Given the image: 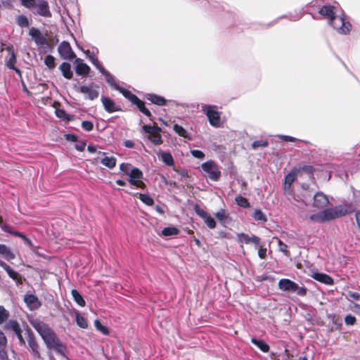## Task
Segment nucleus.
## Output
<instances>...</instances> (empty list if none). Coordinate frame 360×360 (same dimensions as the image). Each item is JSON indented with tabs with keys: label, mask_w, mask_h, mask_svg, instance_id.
I'll use <instances>...</instances> for the list:
<instances>
[{
	"label": "nucleus",
	"mask_w": 360,
	"mask_h": 360,
	"mask_svg": "<svg viewBox=\"0 0 360 360\" xmlns=\"http://www.w3.org/2000/svg\"><path fill=\"white\" fill-rule=\"evenodd\" d=\"M204 175L212 181H218L221 176V171L217 165L212 160L207 161L201 165Z\"/></svg>",
	"instance_id": "nucleus-5"
},
{
	"label": "nucleus",
	"mask_w": 360,
	"mask_h": 360,
	"mask_svg": "<svg viewBox=\"0 0 360 360\" xmlns=\"http://www.w3.org/2000/svg\"><path fill=\"white\" fill-rule=\"evenodd\" d=\"M101 162L105 167L112 169L116 165V158L112 156H104L101 158Z\"/></svg>",
	"instance_id": "nucleus-29"
},
{
	"label": "nucleus",
	"mask_w": 360,
	"mask_h": 360,
	"mask_svg": "<svg viewBox=\"0 0 360 360\" xmlns=\"http://www.w3.org/2000/svg\"><path fill=\"white\" fill-rule=\"evenodd\" d=\"M116 184L119 186H124L126 185V183L125 181H122V180H120V179H117L116 181Z\"/></svg>",
	"instance_id": "nucleus-64"
},
{
	"label": "nucleus",
	"mask_w": 360,
	"mask_h": 360,
	"mask_svg": "<svg viewBox=\"0 0 360 360\" xmlns=\"http://www.w3.org/2000/svg\"><path fill=\"white\" fill-rule=\"evenodd\" d=\"M59 69L61 71L63 75L64 76V77H65L66 79H71L73 76V72L71 70V66L69 63H63L60 67H59Z\"/></svg>",
	"instance_id": "nucleus-27"
},
{
	"label": "nucleus",
	"mask_w": 360,
	"mask_h": 360,
	"mask_svg": "<svg viewBox=\"0 0 360 360\" xmlns=\"http://www.w3.org/2000/svg\"><path fill=\"white\" fill-rule=\"evenodd\" d=\"M280 138L283 139L285 141H293L294 138L288 136H279Z\"/></svg>",
	"instance_id": "nucleus-60"
},
{
	"label": "nucleus",
	"mask_w": 360,
	"mask_h": 360,
	"mask_svg": "<svg viewBox=\"0 0 360 360\" xmlns=\"http://www.w3.org/2000/svg\"><path fill=\"white\" fill-rule=\"evenodd\" d=\"M179 230L175 227H167L162 229V235L164 236H172L177 235Z\"/></svg>",
	"instance_id": "nucleus-37"
},
{
	"label": "nucleus",
	"mask_w": 360,
	"mask_h": 360,
	"mask_svg": "<svg viewBox=\"0 0 360 360\" xmlns=\"http://www.w3.org/2000/svg\"><path fill=\"white\" fill-rule=\"evenodd\" d=\"M82 126L83 129L87 131H91L94 127L93 123L90 121H84L82 123Z\"/></svg>",
	"instance_id": "nucleus-51"
},
{
	"label": "nucleus",
	"mask_w": 360,
	"mask_h": 360,
	"mask_svg": "<svg viewBox=\"0 0 360 360\" xmlns=\"http://www.w3.org/2000/svg\"><path fill=\"white\" fill-rule=\"evenodd\" d=\"M295 292H297L298 295L303 296L306 294V289L304 288H300L297 285V289Z\"/></svg>",
	"instance_id": "nucleus-59"
},
{
	"label": "nucleus",
	"mask_w": 360,
	"mask_h": 360,
	"mask_svg": "<svg viewBox=\"0 0 360 360\" xmlns=\"http://www.w3.org/2000/svg\"><path fill=\"white\" fill-rule=\"evenodd\" d=\"M143 129L148 134V139L154 143L159 144L162 142L161 136L160 134V128L157 127H152L144 125Z\"/></svg>",
	"instance_id": "nucleus-10"
},
{
	"label": "nucleus",
	"mask_w": 360,
	"mask_h": 360,
	"mask_svg": "<svg viewBox=\"0 0 360 360\" xmlns=\"http://www.w3.org/2000/svg\"><path fill=\"white\" fill-rule=\"evenodd\" d=\"M116 89H117L122 94L128 98L130 101H131L133 103L136 104L139 109L146 116L150 117L151 115L150 111L145 108L143 102H142L140 99H139L135 95L131 94L129 91L126 90L121 87H116Z\"/></svg>",
	"instance_id": "nucleus-6"
},
{
	"label": "nucleus",
	"mask_w": 360,
	"mask_h": 360,
	"mask_svg": "<svg viewBox=\"0 0 360 360\" xmlns=\"http://www.w3.org/2000/svg\"><path fill=\"white\" fill-rule=\"evenodd\" d=\"M16 63V56L14 52H11L10 57L6 60V65L12 70H14L19 75L20 74V70L15 68V64Z\"/></svg>",
	"instance_id": "nucleus-31"
},
{
	"label": "nucleus",
	"mask_w": 360,
	"mask_h": 360,
	"mask_svg": "<svg viewBox=\"0 0 360 360\" xmlns=\"http://www.w3.org/2000/svg\"><path fill=\"white\" fill-rule=\"evenodd\" d=\"M101 101L105 110L108 112H113L119 110V108L116 106L114 101L108 97H101Z\"/></svg>",
	"instance_id": "nucleus-22"
},
{
	"label": "nucleus",
	"mask_w": 360,
	"mask_h": 360,
	"mask_svg": "<svg viewBox=\"0 0 360 360\" xmlns=\"http://www.w3.org/2000/svg\"><path fill=\"white\" fill-rule=\"evenodd\" d=\"M352 211L353 208L351 205H341L335 207L325 209L319 213L311 214L310 219L315 222L322 223L334 220Z\"/></svg>",
	"instance_id": "nucleus-2"
},
{
	"label": "nucleus",
	"mask_w": 360,
	"mask_h": 360,
	"mask_svg": "<svg viewBox=\"0 0 360 360\" xmlns=\"http://www.w3.org/2000/svg\"><path fill=\"white\" fill-rule=\"evenodd\" d=\"M146 98L148 101H151L153 103L158 105H164L166 103V100L160 96L155 94H148Z\"/></svg>",
	"instance_id": "nucleus-30"
},
{
	"label": "nucleus",
	"mask_w": 360,
	"mask_h": 360,
	"mask_svg": "<svg viewBox=\"0 0 360 360\" xmlns=\"http://www.w3.org/2000/svg\"><path fill=\"white\" fill-rule=\"evenodd\" d=\"M267 146H268V141H264V140L254 141L252 144V147L254 149H255L258 147H266Z\"/></svg>",
	"instance_id": "nucleus-48"
},
{
	"label": "nucleus",
	"mask_w": 360,
	"mask_h": 360,
	"mask_svg": "<svg viewBox=\"0 0 360 360\" xmlns=\"http://www.w3.org/2000/svg\"><path fill=\"white\" fill-rule=\"evenodd\" d=\"M236 202L238 206L242 207H248L250 206L248 200L242 196H237Z\"/></svg>",
	"instance_id": "nucleus-42"
},
{
	"label": "nucleus",
	"mask_w": 360,
	"mask_h": 360,
	"mask_svg": "<svg viewBox=\"0 0 360 360\" xmlns=\"http://www.w3.org/2000/svg\"><path fill=\"white\" fill-rule=\"evenodd\" d=\"M120 169L121 172H122L124 174L128 176L130 173V170L131 169H134V167L128 163H122L120 165Z\"/></svg>",
	"instance_id": "nucleus-46"
},
{
	"label": "nucleus",
	"mask_w": 360,
	"mask_h": 360,
	"mask_svg": "<svg viewBox=\"0 0 360 360\" xmlns=\"http://www.w3.org/2000/svg\"><path fill=\"white\" fill-rule=\"evenodd\" d=\"M349 309L358 315H360V305L355 303H350Z\"/></svg>",
	"instance_id": "nucleus-49"
},
{
	"label": "nucleus",
	"mask_w": 360,
	"mask_h": 360,
	"mask_svg": "<svg viewBox=\"0 0 360 360\" xmlns=\"http://www.w3.org/2000/svg\"><path fill=\"white\" fill-rule=\"evenodd\" d=\"M311 276L315 280L326 285H332L333 283V278L325 274L314 272Z\"/></svg>",
	"instance_id": "nucleus-23"
},
{
	"label": "nucleus",
	"mask_w": 360,
	"mask_h": 360,
	"mask_svg": "<svg viewBox=\"0 0 360 360\" xmlns=\"http://www.w3.org/2000/svg\"><path fill=\"white\" fill-rule=\"evenodd\" d=\"M0 266L2 267L8 274V276L13 279L14 281L20 283V276L18 272L13 270L8 265H7L4 262L0 261Z\"/></svg>",
	"instance_id": "nucleus-24"
},
{
	"label": "nucleus",
	"mask_w": 360,
	"mask_h": 360,
	"mask_svg": "<svg viewBox=\"0 0 360 360\" xmlns=\"http://www.w3.org/2000/svg\"><path fill=\"white\" fill-rule=\"evenodd\" d=\"M250 243H253L256 248L260 247V240L259 238L256 236H251V241Z\"/></svg>",
	"instance_id": "nucleus-55"
},
{
	"label": "nucleus",
	"mask_w": 360,
	"mask_h": 360,
	"mask_svg": "<svg viewBox=\"0 0 360 360\" xmlns=\"http://www.w3.org/2000/svg\"><path fill=\"white\" fill-rule=\"evenodd\" d=\"M36 0H21L22 4L28 8L34 7Z\"/></svg>",
	"instance_id": "nucleus-53"
},
{
	"label": "nucleus",
	"mask_w": 360,
	"mask_h": 360,
	"mask_svg": "<svg viewBox=\"0 0 360 360\" xmlns=\"http://www.w3.org/2000/svg\"><path fill=\"white\" fill-rule=\"evenodd\" d=\"M14 235L15 236H18L19 237H21L25 241V243L28 245H32V243L31 241L26 237L24 235H22L21 233H19V232H15L14 233Z\"/></svg>",
	"instance_id": "nucleus-57"
},
{
	"label": "nucleus",
	"mask_w": 360,
	"mask_h": 360,
	"mask_svg": "<svg viewBox=\"0 0 360 360\" xmlns=\"http://www.w3.org/2000/svg\"><path fill=\"white\" fill-rule=\"evenodd\" d=\"M79 91L85 95V98L90 100H94L98 96V91L93 84L81 86Z\"/></svg>",
	"instance_id": "nucleus-14"
},
{
	"label": "nucleus",
	"mask_w": 360,
	"mask_h": 360,
	"mask_svg": "<svg viewBox=\"0 0 360 360\" xmlns=\"http://www.w3.org/2000/svg\"><path fill=\"white\" fill-rule=\"evenodd\" d=\"M341 9L338 7L333 6H323L320 11L319 13L324 16L328 20V23L330 22L337 16L338 13L341 12Z\"/></svg>",
	"instance_id": "nucleus-9"
},
{
	"label": "nucleus",
	"mask_w": 360,
	"mask_h": 360,
	"mask_svg": "<svg viewBox=\"0 0 360 360\" xmlns=\"http://www.w3.org/2000/svg\"><path fill=\"white\" fill-rule=\"evenodd\" d=\"M201 110L207 115L210 125L214 127L221 126V112L216 105L202 104Z\"/></svg>",
	"instance_id": "nucleus-3"
},
{
	"label": "nucleus",
	"mask_w": 360,
	"mask_h": 360,
	"mask_svg": "<svg viewBox=\"0 0 360 360\" xmlns=\"http://www.w3.org/2000/svg\"><path fill=\"white\" fill-rule=\"evenodd\" d=\"M356 221L359 229H360V212L356 213Z\"/></svg>",
	"instance_id": "nucleus-63"
},
{
	"label": "nucleus",
	"mask_w": 360,
	"mask_h": 360,
	"mask_svg": "<svg viewBox=\"0 0 360 360\" xmlns=\"http://www.w3.org/2000/svg\"><path fill=\"white\" fill-rule=\"evenodd\" d=\"M5 328L8 330L13 331L17 335L18 339L19 340V342L21 345H25V341L22 335V330L21 329L20 324L16 321H9L6 323Z\"/></svg>",
	"instance_id": "nucleus-12"
},
{
	"label": "nucleus",
	"mask_w": 360,
	"mask_h": 360,
	"mask_svg": "<svg viewBox=\"0 0 360 360\" xmlns=\"http://www.w3.org/2000/svg\"><path fill=\"white\" fill-rule=\"evenodd\" d=\"M191 153L193 157L198 159H202L205 157V154L203 153V152L199 150H192L191 151Z\"/></svg>",
	"instance_id": "nucleus-52"
},
{
	"label": "nucleus",
	"mask_w": 360,
	"mask_h": 360,
	"mask_svg": "<svg viewBox=\"0 0 360 360\" xmlns=\"http://www.w3.org/2000/svg\"><path fill=\"white\" fill-rule=\"evenodd\" d=\"M44 63L50 70H53L56 67L55 58L51 55H48L44 58Z\"/></svg>",
	"instance_id": "nucleus-38"
},
{
	"label": "nucleus",
	"mask_w": 360,
	"mask_h": 360,
	"mask_svg": "<svg viewBox=\"0 0 360 360\" xmlns=\"http://www.w3.org/2000/svg\"><path fill=\"white\" fill-rule=\"evenodd\" d=\"M216 217L221 222H224L227 219V214L224 210H220L215 214Z\"/></svg>",
	"instance_id": "nucleus-47"
},
{
	"label": "nucleus",
	"mask_w": 360,
	"mask_h": 360,
	"mask_svg": "<svg viewBox=\"0 0 360 360\" xmlns=\"http://www.w3.org/2000/svg\"><path fill=\"white\" fill-rule=\"evenodd\" d=\"M17 23L20 27H27L29 25V21L26 16L19 15L16 18Z\"/></svg>",
	"instance_id": "nucleus-44"
},
{
	"label": "nucleus",
	"mask_w": 360,
	"mask_h": 360,
	"mask_svg": "<svg viewBox=\"0 0 360 360\" xmlns=\"http://www.w3.org/2000/svg\"><path fill=\"white\" fill-rule=\"evenodd\" d=\"M349 296L355 300H358L360 297V295L358 293L352 292L349 293Z\"/></svg>",
	"instance_id": "nucleus-62"
},
{
	"label": "nucleus",
	"mask_w": 360,
	"mask_h": 360,
	"mask_svg": "<svg viewBox=\"0 0 360 360\" xmlns=\"http://www.w3.org/2000/svg\"><path fill=\"white\" fill-rule=\"evenodd\" d=\"M32 324L43 339L48 349H52L57 354H60L62 356L61 360H70L65 354V346L62 344L55 333L47 324L39 321H34L32 322Z\"/></svg>",
	"instance_id": "nucleus-1"
},
{
	"label": "nucleus",
	"mask_w": 360,
	"mask_h": 360,
	"mask_svg": "<svg viewBox=\"0 0 360 360\" xmlns=\"http://www.w3.org/2000/svg\"><path fill=\"white\" fill-rule=\"evenodd\" d=\"M28 344H29V347H30V349L32 350L33 354L36 357L39 358L40 357V353H39V352L38 350V344L35 341V340L33 338L30 337V339L28 340Z\"/></svg>",
	"instance_id": "nucleus-33"
},
{
	"label": "nucleus",
	"mask_w": 360,
	"mask_h": 360,
	"mask_svg": "<svg viewBox=\"0 0 360 360\" xmlns=\"http://www.w3.org/2000/svg\"><path fill=\"white\" fill-rule=\"evenodd\" d=\"M60 56L65 60H70L75 57V55L68 42L63 41L58 46Z\"/></svg>",
	"instance_id": "nucleus-13"
},
{
	"label": "nucleus",
	"mask_w": 360,
	"mask_h": 360,
	"mask_svg": "<svg viewBox=\"0 0 360 360\" xmlns=\"http://www.w3.org/2000/svg\"><path fill=\"white\" fill-rule=\"evenodd\" d=\"M278 245L280 250L286 254L288 252L287 245L280 240H278Z\"/></svg>",
	"instance_id": "nucleus-56"
},
{
	"label": "nucleus",
	"mask_w": 360,
	"mask_h": 360,
	"mask_svg": "<svg viewBox=\"0 0 360 360\" xmlns=\"http://www.w3.org/2000/svg\"><path fill=\"white\" fill-rule=\"evenodd\" d=\"M71 294H72V296L75 302L77 304H79L81 307H84L85 306V301H84V300L83 299L82 296L79 294V292L77 290L72 289L71 290Z\"/></svg>",
	"instance_id": "nucleus-34"
},
{
	"label": "nucleus",
	"mask_w": 360,
	"mask_h": 360,
	"mask_svg": "<svg viewBox=\"0 0 360 360\" xmlns=\"http://www.w3.org/2000/svg\"><path fill=\"white\" fill-rule=\"evenodd\" d=\"M330 25L340 34H346L351 30V25L345 19L342 11L330 22Z\"/></svg>",
	"instance_id": "nucleus-4"
},
{
	"label": "nucleus",
	"mask_w": 360,
	"mask_h": 360,
	"mask_svg": "<svg viewBox=\"0 0 360 360\" xmlns=\"http://www.w3.org/2000/svg\"><path fill=\"white\" fill-rule=\"evenodd\" d=\"M238 240L241 244H249L251 241V237L245 233L238 235Z\"/></svg>",
	"instance_id": "nucleus-43"
},
{
	"label": "nucleus",
	"mask_w": 360,
	"mask_h": 360,
	"mask_svg": "<svg viewBox=\"0 0 360 360\" xmlns=\"http://www.w3.org/2000/svg\"><path fill=\"white\" fill-rule=\"evenodd\" d=\"M9 316V313L2 306H0V324L3 323Z\"/></svg>",
	"instance_id": "nucleus-45"
},
{
	"label": "nucleus",
	"mask_w": 360,
	"mask_h": 360,
	"mask_svg": "<svg viewBox=\"0 0 360 360\" xmlns=\"http://www.w3.org/2000/svg\"><path fill=\"white\" fill-rule=\"evenodd\" d=\"M33 8L36 10L34 13L47 18L51 16L49 4L45 0H36Z\"/></svg>",
	"instance_id": "nucleus-11"
},
{
	"label": "nucleus",
	"mask_w": 360,
	"mask_h": 360,
	"mask_svg": "<svg viewBox=\"0 0 360 360\" xmlns=\"http://www.w3.org/2000/svg\"><path fill=\"white\" fill-rule=\"evenodd\" d=\"M195 211L200 217L204 219L205 223L210 229L215 228L216 221L213 217L210 216L205 211L200 209L199 207H195Z\"/></svg>",
	"instance_id": "nucleus-15"
},
{
	"label": "nucleus",
	"mask_w": 360,
	"mask_h": 360,
	"mask_svg": "<svg viewBox=\"0 0 360 360\" xmlns=\"http://www.w3.org/2000/svg\"><path fill=\"white\" fill-rule=\"evenodd\" d=\"M252 342L264 352H267L269 349V346L262 340L252 339Z\"/></svg>",
	"instance_id": "nucleus-36"
},
{
	"label": "nucleus",
	"mask_w": 360,
	"mask_h": 360,
	"mask_svg": "<svg viewBox=\"0 0 360 360\" xmlns=\"http://www.w3.org/2000/svg\"><path fill=\"white\" fill-rule=\"evenodd\" d=\"M278 287L281 290L295 292L297 284L289 279H281L278 282Z\"/></svg>",
	"instance_id": "nucleus-18"
},
{
	"label": "nucleus",
	"mask_w": 360,
	"mask_h": 360,
	"mask_svg": "<svg viewBox=\"0 0 360 360\" xmlns=\"http://www.w3.org/2000/svg\"><path fill=\"white\" fill-rule=\"evenodd\" d=\"M85 53L92 63V64L99 70L100 72H101L105 77L107 80V82L112 86H114L115 89L116 87H119L115 84V80L114 77L110 75L101 65V63L98 61V60L92 55L89 51H85Z\"/></svg>",
	"instance_id": "nucleus-7"
},
{
	"label": "nucleus",
	"mask_w": 360,
	"mask_h": 360,
	"mask_svg": "<svg viewBox=\"0 0 360 360\" xmlns=\"http://www.w3.org/2000/svg\"><path fill=\"white\" fill-rule=\"evenodd\" d=\"M56 115L58 117L61 118V119L67 118L66 112H65V110H63L62 109H56Z\"/></svg>",
	"instance_id": "nucleus-54"
},
{
	"label": "nucleus",
	"mask_w": 360,
	"mask_h": 360,
	"mask_svg": "<svg viewBox=\"0 0 360 360\" xmlns=\"http://www.w3.org/2000/svg\"><path fill=\"white\" fill-rule=\"evenodd\" d=\"M75 69L76 73L81 76H86L89 73L90 68L89 66L84 63L82 59L77 58L75 60Z\"/></svg>",
	"instance_id": "nucleus-16"
},
{
	"label": "nucleus",
	"mask_w": 360,
	"mask_h": 360,
	"mask_svg": "<svg viewBox=\"0 0 360 360\" xmlns=\"http://www.w3.org/2000/svg\"><path fill=\"white\" fill-rule=\"evenodd\" d=\"M329 205V200L322 193H317L314 195V206L318 209H323Z\"/></svg>",
	"instance_id": "nucleus-17"
},
{
	"label": "nucleus",
	"mask_w": 360,
	"mask_h": 360,
	"mask_svg": "<svg viewBox=\"0 0 360 360\" xmlns=\"http://www.w3.org/2000/svg\"><path fill=\"white\" fill-rule=\"evenodd\" d=\"M124 143L127 148H133L134 147V143L131 141L126 140Z\"/></svg>",
	"instance_id": "nucleus-61"
},
{
	"label": "nucleus",
	"mask_w": 360,
	"mask_h": 360,
	"mask_svg": "<svg viewBox=\"0 0 360 360\" xmlns=\"http://www.w3.org/2000/svg\"><path fill=\"white\" fill-rule=\"evenodd\" d=\"M297 173H298V170L297 169H294L285 176V180H284L285 191H286V192L290 191L291 185L295 180Z\"/></svg>",
	"instance_id": "nucleus-19"
},
{
	"label": "nucleus",
	"mask_w": 360,
	"mask_h": 360,
	"mask_svg": "<svg viewBox=\"0 0 360 360\" xmlns=\"http://www.w3.org/2000/svg\"><path fill=\"white\" fill-rule=\"evenodd\" d=\"M94 326L96 328L102 333L104 335H108L109 333V330L108 328L101 324V323L98 320H95Z\"/></svg>",
	"instance_id": "nucleus-40"
},
{
	"label": "nucleus",
	"mask_w": 360,
	"mask_h": 360,
	"mask_svg": "<svg viewBox=\"0 0 360 360\" xmlns=\"http://www.w3.org/2000/svg\"><path fill=\"white\" fill-rule=\"evenodd\" d=\"M29 34L37 45H44L46 43L45 38L39 30L32 27L29 31Z\"/></svg>",
	"instance_id": "nucleus-20"
},
{
	"label": "nucleus",
	"mask_w": 360,
	"mask_h": 360,
	"mask_svg": "<svg viewBox=\"0 0 360 360\" xmlns=\"http://www.w3.org/2000/svg\"><path fill=\"white\" fill-rule=\"evenodd\" d=\"M345 322L347 325L353 326L356 323V318L349 314L345 316Z\"/></svg>",
	"instance_id": "nucleus-50"
},
{
	"label": "nucleus",
	"mask_w": 360,
	"mask_h": 360,
	"mask_svg": "<svg viewBox=\"0 0 360 360\" xmlns=\"http://www.w3.org/2000/svg\"><path fill=\"white\" fill-rule=\"evenodd\" d=\"M25 302L26 303L27 306L31 309L34 310L37 308H39L41 305L40 302L33 295H27L24 297Z\"/></svg>",
	"instance_id": "nucleus-21"
},
{
	"label": "nucleus",
	"mask_w": 360,
	"mask_h": 360,
	"mask_svg": "<svg viewBox=\"0 0 360 360\" xmlns=\"http://www.w3.org/2000/svg\"><path fill=\"white\" fill-rule=\"evenodd\" d=\"M6 342L7 340L4 334L0 330V359L1 360H8V356L5 352Z\"/></svg>",
	"instance_id": "nucleus-26"
},
{
	"label": "nucleus",
	"mask_w": 360,
	"mask_h": 360,
	"mask_svg": "<svg viewBox=\"0 0 360 360\" xmlns=\"http://www.w3.org/2000/svg\"><path fill=\"white\" fill-rule=\"evenodd\" d=\"M128 176L129 177L130 184L141 188L146 187V184L141 181L143 173L139 169L136 167L131 169Z\"/></svg>",
	"instance_id": "nucleus-8"
},
{
	"label": "nucleus",
	"mask_w": 360,
	"mask_h": 360,
	"mask_svg": "<svg viewBox=\"0 0 360 360\" xmlns=\"http://www.w3.org/2000/svg\"><path fill=\"white\" fill-rule=\"evenodd\" d=\"M174 130L176 133H177L179 136L188 138V132L185 129H184L181 126H179L178 124H174Z\"/></svg>",
	"instance_id": "nucleus-41"
},
{
	"label": "nucleus",
	"mask_w": 360,
	"mask_h": 360,
	"mask_svg": "<svg viewBox=\"0 0 360 360\" xmlns=\"http://www.w3.org/2000/svg\"><path fill=\"white\" fill-rule=\"evenodd\" d=\"M139 199L146 205L151 206L153 205L154 201L151 197L148 195L139 193Z\"/></svg>",
	"instance_id": "nucleus-39"
},
{
	"label": "nucleus",
	"mask_w": 360,
	"mask_h": 360,
	"mask_svg": "<svg viewBox=\"0 0 360 360\" xmlns=\"http://www.w3.org/2000/svg\"><path fill=\"white\" fill-rule=\"evenodd\" d=\"M266 249L260 248L258 250V255L260 258L264 259L266 257Z\"/></svg>",
	"instance_id": "nucleus-58"
},
{
	"label": "nucleus",
	"mask_w": 360,
	"mask_h": 360,
	"mask_svg": "<svg viewBox=\"0 0 360 360\" xmlns=\"http://www.w3.org/2000/svg\"><path fill=\"white\" fill-rule=\"evenodd\" d=\"M252 217L257 221L266 222L267 221L266 215L259 209H255L253 211Z\"/></svg>",
	"instance_id": "nucleus-35"
},
{
	"label": "nucleus",
	"mask_w": 360,
	"mask_h": 360,
	"mask_svg": "<svg viewBox=\"0 0 360 360\" xmlns=\"http://www.w3.org/2000/svg\"><path fill=\"white\" fill-rule=\"evenodd\" d=\"M0 255L8 261L15 259L14 253L5 245L0 244Z\"/></svg>",
	"instance_id": "nucleus-25"
},
{
	"label": "nucleus",
	"mask_w": 360,
	"mask_h": 360,
	"mask_svg": "<svg viewBox=\"0 0 360 360\" xmlns=\"http://www.w3.org/2000/svg\"><path fill=\"white\" fill-rule=\"evenodd\" d=\"M75 319L79 327L82 328H86L88 327V321L78 311H75Z\"/></svg>",
	"instance_id": "nucleus-32"
},
{
	"label": "nucleus",
	"mask_w": 360,
	"mask_h": 360,
	"mask_svg": "<svg viewBox=\"0 0 360 360\" xmlns=\"http://www.w3.org/2000/svg\"><path fill=\"white\" fill-rule=\"evenodd\" d=\"M158 155L166 165L169 166L174 165V159L169 153L159 151Z\"/></svg>",
	"instance_id": "nucleus-28"
}]
</instances>
